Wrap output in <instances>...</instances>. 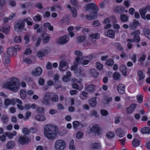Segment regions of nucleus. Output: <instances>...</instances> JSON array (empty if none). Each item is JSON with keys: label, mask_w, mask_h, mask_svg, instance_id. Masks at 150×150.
<instances>
[{"label": "nucleus", "mask_w": 150, "mask_h": 150, "mask_svg": "<svg viewBox=\"0 0 150 150\" xmlns=\"http://www.w3.org/2000/svg\"><path fill=\"white\" fill-rule=\"evenodd\" d=\"M45 136L49 140L55 139L57 136L55 127L51 125H46L44 129Z\"/></svg>", "instance_id": "f257e3e1"}, {"label": "nucleus", "mask_w": 150, "mask_h": 150, "mask_svg": "<svg viewBox=\"0 0 150 150\" xmlns=\"http://www.w3.org/2000/svg\"><path fill=\"white\" fill-rule=\"evenodd\" d=\"M4 87L13 91H17L20 87L19 80L17 78H14L10 81L5 83Z\"/></svg>", "instance_id": "f03ea898"}, {"label": "nucleus", "mask_w": 150, "mask_h": 150, "mask_svg": "<svg viewBox=\"0 0 150 150\" xmlns=\"http://www.w3.org/2000/svg\"><path fill=\"white\" fill-rule=\"evenodd\" d=\"M76 62L74 65L72 66L71 69L72 70H74V72L76 76H79L81 74V72L83 71L81 67H79L78 69H76L78 64L81 63V62L80 60V58L76 57Z\"/></svg>", "instance_id": "7ed1b4c3"}, {"label": "nucleus", "mask_w": 150, "mask_h": 150, "mask_svg": "<svg viewBox=\"0 0 150 150\" xmlns=\"http://www.w3.org/2000/svg\"><path fill=\"white\" fill-rule=\"evenodd\" d=\"M54 146L56 150H64L66 147V142L63 140H58L56 141Z\"/></svg>", "instance_id": "20e7f679"}, {"label": "nucleus", "mask_w": 150, "mask_h": 150, "mask_svg": "<svg viewBox=\"0 0 150 150\" xmlns=\"http://www.w3.org/2000/svg\"><path fill=\"white\" fill-rule=\"evenodd\" d=\"M52 92H47L45 93L41 102L44 105H48L50 104V102L51 101V96L52 95Z\"/></svg>", "instance_id": "39448f33"}, {"label": "nucleus", "mask_w": 150, "mask_h": 150, "mask_svg": "<svg viewBox=\"0 0 150 150\" xmlns=\"http://www.w3.org/2000/svg\"><path fill=\"white\" fill-rule=\"evenodd\" d=\"M89 133H93L95 135H99L101 132V129L98 125L94 124L92 126L89 127Z\"/></svg>", "instance_id": "423d86ee"}, {"label": "nucleus", "mask_w": 150, "mask_h": 150, "mask_svg": "<svg viewBox=\"0 0 150 150\" xmlns=\"http://www.w3.org/2000/svg\"><path fill=\"white\" fill-rule=\"evenodd\" d=\"M25 23L24 20L18 21L16 22L14 26L15 30L17 32H19L22 30L25 25Z\"/></svg>", "instance_id": "0eeeda50"}, {"label": "nucleus", "mask_w": 150, "mask_h": 150, "mask_svg": "<svg viewBox=\"0 0 150 150\" xmlns=\"http://www.w3.org/2000/svg\"><path fill=\"white\" fill-rule=\"evenodd\" d=\"M100 34L98 33L91 34L89 39V42H88V44L89 45H90L93 43H94L96 40H93V39H98L100 38Z\"/></svg>", "instance_id": "6e6552de"}, {"label": "nucleus", "mask_w": 150, "mask_h": 150, "mask_svg": "<svg viewBox=\"0 0 150 150\" xmlns=\"http://www.w3.org/2000/svg\"><path fill=\"white\" fill-rule=\"evenodd\" d=\"M140 32L139 30H137L131 33V35L133 36V39L135 42H139L140 41L139 34Z\"/></svg>", "instance_id": "1a4fd4ad"}, {"label": "nucleus", "mask_w": 150, "mask_h": 150, "mask_svg": "<svg viewBox=\"0 0 150 150\" xmlns=\"http://www.w3.org/2000/svg\"><path fill=\"white\" fill-rule=\"evenodd\" d=\"M85 8L86 10H88L90 9H92L93 11H98V8L95 4L93 3L87 4L85 6Z\"/></svg>", "instance_id": "9d476101"}, {"label": "nucleus", "mask_w": 150, "mask_h": 150, "mask_svg": "<svg viewBox=\"0 0 150 150\" xmlns=\"http://www.w3.org/2000/svg\"><path fill=\"white\" fill-rule=\"evenodd\" d=\"M28 137L25 135L20 136L18 139V142L21 144L23 145L27 143L28 141Z\"/></svg>", "instance_id": "9b49d317"}, {"label": "nucleus", "mask_w": 150, "mask_h": 150, "mask_svg": "<svg viewBox=\"0 0 150 150\" xmlns=\"http://www.w3.org/2000/svg\"><path fill=\"white\" fill-rule=\"evenodd\" d=\"M42 69L40 67H37L33 69L32 72L33 74L35 76H39L41 75Z\"/></svg>", "instance_id": "f8f14e48"}, {"label": "nucleus", "mask_w": 150, "mask_h": 150, "mask_svg": "<svg viewBox=\"0 0 150 150\" xmlns=\"http://www.w3.org/2000/svg\"><path fill=\"white\" fill-rule=\"evenodd\" d=\"M69 40V37L68 35H66L59 38L58 42L61 44L66 43Z\"/></svg>", "instance_id": "ddd939ff"}, {"label": "nucleus", "mask_w": 150, "mask_h": 150, "mask_svg": "<svg viewBox=\"0 0 150 150\" xmlns=\"http://www.w3.org/2000/svg\"><path fill=\"white\" fill-rule=\"evenodd\" d=\"M90 148L91 150H100L101 149L100 144L96 143L91 144L90 145Z\"/></svg>", "instance_id": "4468645a"}, {"label": "nucleus", "mask_w": 150, "mask_h": 150, "mask_svg": "<svg viewBox=\"0 0 150 150\" xmlns=\"http://www.w3.org/2000/svg\"><path fill=\"white\" fill-rule=\"evenodd\" d=\"M139 25V22L136 20H133L132 23L129 24V28L131 30H134L136 29Z\"/></svg>", "instance_id": "2eb2a0df"}, {"label": "nucleus", "mask_w": 150, "mask_h": 150, "mask_svg": "<svg viewBox=\"0 0 150 150\" xmlns=\"http://www.w3.org/2000/svg\"><path fill=\"white\" fill-rule=\"evenodd\" d=\"M97 16V11H93L89 16L88 15H87L86 16V18L88 20H92L96 18Z\"/></svg>", "instance_id": "dca6fc26"}, {"label": "nucleus", "mask_w": 150, "mask_h": 150, "mask_svg": "<svg viewBox=\"0 0 150 150\" xmlns=\"http://www.w3.org/2000/svg\"><path fill=\"white\" fill-rule=\"evenodd\" d=\"M117 90L120 94H123L125 93V86L122 84H120L117 86Z\"/></svg>", "instance_id": "f3484780"}, {"label": "nucleus", "mask_w": 150, "mask_h": 150, "mask_svg": "<svg viewBox=\"0 0 150 150\" xmlns=\"http://www.w3.org/2000/svg\"><path fill=\"white\" fill-rule=\"evenodd\" d=\"M40 37L41 39L43 40L44 42L47 43L49 42L50 37L48 34L46 33H42L40 35Z\"/></svg>", "instance_id": "a211bd4d"}, {"label": "nucleus", "mask_w": 150, "mask_h": 150, "mask_svg": "<svg viewBox=\"0 0 150 150\" xmlns=\"http://www.w3.org/2000/svg\"><path fill=\"white\" fill-rule=\"evenodd\" d=\"M67 67L66 65L65 62L64 61H62L59 63V69L61 71H64L66 70Z\"/></svg>", "instance_id": "6ab92c4d"}, {"label": "nucleus", "mask_w": 150, "mask_h": 150, "mask_svg": "<svg viewBox=\"0 0 150 150\" xmlns=\"http://www.w3.org/2000/svg\"><path fill=\"white\" fill-rule=\"evenodd\" d=\"M120 70L123 76H126L127 75V68L126 66L121 65L120 67Z\"/></svg>", "instance_id": "aec40b11"}, {"label": "nucleus", "mask_w": 150, "mask_h": 150, "mask_svg": "<svg viewBox=\"0 0 150 150\" xmlns=\"http://www.w3.org/2000/svg\"><path fill=\"white\" fill-rule=\"evenodd\" d=\"M115 132L117 135L120 137H123L125 134L124 132L120 128L117 129Z\"/></svg>", "instance_id": "412c9836"}, {"label": "nucleus", "mask_w": 150, "mask_h": 150, "mask_svg": "<svg viewBox=\"0 0 150 150\" xmlns=\"http://www.w3.org/2000/svg\"><path fill=\"white\" fill-rule=\"evenodd\" d=\"M95 86L93 84L88 85L85 87L86 90L89 92H93L95 90Z\"/></svg>", "instance_id": "4be33fe9"}, {"label": "nucleus", "mask_w": 150, "mask_h": 150, "mask_svg": "<svg viewBox=\"0 0 150 150\" xmlns=\"http://www.w3.org/2000/svg\"><path fill=\"white\" fill-rule=\"evenodd\" d=\"M96 97H94L90 99L89 100V103L91 107H95L97 104L96 101Z\"/></svg>", "instance_id": "5701e85b"}, {"label": "nucleus", "mask_w": 150, "mask_h": 150, "mask_svg": "<svg viewBox=\"0 0 150 150\" xmlns=\"http://www.w3.org/2000/svg\"><path fill=\"white\" fill-rule=\"evenodd\" d=\"M7 54L8 56H12L13 55L16 54V52L13 48H9L8 49L7 51Z\"/></svg>", "instance_id": "b1692460"}, {"label": "nucleus", "mask_w": 150, "mask_h": 150, "mask_svg": "<svg viewBox=\"0 0 150 150\" xmlns=\"http://www.w3.org/2000/svg\"><path fill=\"white\" fill-rule=\"evenodd\" d=\"M136 105L135 104H131L129 107L126 109L128 114L131 113L134 110L136 107Z\"/></svg>", "instance_id": "393cba45"}, {"label": "nucleus", "mask_w": 150, "mask_h": 150, "mask_svg": "<svg viewBox=\"0 0 150 150\" xmlns=\"http://www.w3.org/2000/svg\"><path fill=\"white\" fill-rule=\"evenodd\" d=\"M141 132L144 134H150V127H146L142 128L141 130Z\"/></svg>", "instance_id": "a878e982"}, {"label": "nucleus", "mask_w": 150, "mask_h": 150, "mask_svg": "<svg viewBox=\"0 0 150 150\" xmlns=\"http://www.w3.org/2000/svg\"><path fill=\"white\" fill-rule=\"evenodd\" d=\"M110 20L109 18H106L105 19L103 24L107 25L104 27L105 29H108L110 28L111 27V24H110Z\"/></svg>", "instance_id": "bb28decb"}, {"label": "nucleus", "mask_w": 150, "mask_h": 150, "mask_svg": "<svg viewBox=\"0 0 150 150\" xmlns=\"http://www.w3.org/2000/svg\"><path fill=\"white\" fill-rule=\"evenodd\" d=\"M10 26L8 25H5L2 28V32L6 34H8L10 31Z\"/></svg>", "instance_id": "cd10ccee"}, {"label": "nucleus", "mask_w": 150, "mask_h": 150, "mask_svg": "<svg viewBox=\"0 0 150 150\" xmlns=\"http://www.w3.org/2000/svg\"><path fill=\"white\" fill-rule=\"evenodd\" d=\"M43 26L46 28H48L50 31H53V27L49 23H43Z\"/></svg>", "instance_id": "c85d7f7f"}, {"label": "nucleus", "mask_w": 150, "mask_h": 150, "mask_svg": "<svg viewBox=\"0 0 150 150\" xmlns=\"http://www.w3.org/2000/svg\"><path fill=\"white\" fill-rule=\"evenodd\" d=\"M16 134L17 132L15 131H13L12 133L8 132L5 133L6 136L8 137V138L10 139H12L14 136L16 135Z\"/></svg>", "instance_id": "c756f323"}, {"label": "nucleus", "mask_w": 150, "mask_h": 150, "mask_svg": "<svg viewBox=\"0 0 150 150\" xmlns=\"http://www.w3.org/2000/svg\"><path fill=\"white\" fill-rule=\"evenodd\" d=\"M143 32L146 37L150 40V31L148 29L144 28L143 29Z\"/></svg>", "instance_id": "7c9ffc66"}, {"label": "nucleus", "mask_w": 150, "mask_h": 150, "mask_svg": "<svg viewBox=\"0 0 150 150\" xmlns=\"http://www.w3.org/2000/svg\"><path fill=\"white\" fill-rule=\"evenodd\" d=\"M19 92L21 98L23 99H24L27 96L26 91L24 90H21Z\"/></svg>", "instance_id": "2f4dec72"}, {"label": "nucleus", "mask_w": 150, "mask_h": 150, "mask_svg": "<svg viewBox=\"0 0 150 150\" xmlns=\"http://www.w3.org/2000/svg\"><path fill=\"white\" fill-rule=\"evenodd\" d=\"M23 20L24 22H26L27 25H31L33 23L32 19L30 17H28L24 19Z\"/></svg>", "instance_id": "473e14b6"}, {"label": "nucleus", "mask_w": 150, "mask_h": 150, "mask_svg": "<svg viewBox=\"0 0 150 150\" xmlns=\"http://www.w3.org/2000/svg\"><path fill=\"white\" fill-rule=\"evenodd\" d=\"M107 36L112 38H114L115 36V32L113 30H108L107 32Z\"/></svg>", "instance_id": "72a5a7b5"}, {"label": "nucleus", "mask_w": 150, "mask_h": 150, "mask_svg": "<svg viewBox=\"0 0 150 150\" xmlns=\"http://www.w3.org/2000/svg\"><path fill=\"white\" fill-rule=\"evenodd\" d=\"M88 95L87 93L85 91H82L80 94V97L82 100H85L88 97Z\"/></svg>", "instance_id": "f704fd0d"}, {"label": "nucleus", "mask_w": 150, "mask_h": 150, "mask_svg": "<svg viewBox=\"0 0 150 150\" xmlns=\"http://www.w3.org/2000/svg\"><path fill=\"white\" fill-rule=\"evenodd\" d=\"M15 145V143L13 141H10L8 142L7 145L6 147L8 149L13 148Z\"/></svg>", "instance_id": "c9c22d12"}, {"label": "nucleus", "mask_w": 150, "mask_h": 150, "mask_svg": "<svg viewBox=\"0 0 150 150\" xmlns=\"http://www.w3.org/2000/svg\"><path fill=\"white\" fill-rule=\"evenodd\" d=\"M35 119L39 121H44L46 119V118L45 116L42 115H37L35 116Z\"/></svg>", "instance_id": "e433bc0d"}, {"label": "nucleus", "mask_w": 150, "mask_h": 150, "mask_svg": "<svg viewBox=\"0 0 150 150\" xmlns=\"http://www.w3.org/2000/svg\"><path fill=\"white\" fill-rule=\"evenodd\" d=\"M69 16H65L63 19L60 21V23L62 24L65 23L67 24L69 23Z\"/></svg>", "instance_id": "4c0bfd02"}, {"label": "nucleus", "mask_w": 150, "mask_h": 150, "mask_svg": "<svg viewBox=\"0 0 150 150\" xmlns=\"http://www.w3.org/2000/svg\"><path fill=\"white\" fill-rule=\"evenodd\" d=\"M90 73L92 76L95 78L97 77L99 75V73L94 69H93L91 70Z\"/></svg>", "instance_id": "58836bf2"}, {"label": "nucleus", "mask_w": 150, "mask_h": 150, "mask_svg": "<svg viewBox=\"0 0 150 150\" xmlns=\"http://www.w3.org/2000/svg\"><path fill=\"white\" fill-rule=\"evenodd\" d=\"M120 19L122 22H126L128 21V17L125 14H122L120 16Z\"/></svg>", "instance_id": "ea45409f"}, {"label": "nucleus", "mask_w": 150, "mask_h": 150, "mask_svg": "<svg viewBox=\"0 0 150 150\" xmlns=\"http://www.w3.org/2000/svg\"><path fill=\"white\" fill-rule=\"evenodd\" d=\"M132 145L134 147H136L139 146L140 145L139 140L136 139H134L132 142Z\"/></svg>", "instance_id": "a19ab883"}, {"label": "nucleus", "mask_w": 150, "mask_h": 150, "mask_svg": "<svg viewBox=\"0 0 150 150\" xmlns=\"http://www.w3.org/2000/svg\"><path fill=\"white\" fill-rule=\"evenodd\" d=\"M115 11L120 13L124 12V8L122 6L117 7L115 8Z\"/></svg>", "instance_id": "79ce46f5"}, {"label": "nucleus", "mask_w": 150, "mask_h": 150, "mask_svg": "<svg viewBox=\"0 0 150 150\" xmlns=\"http://www.w3.org/2000/svg\"><path fill=\"white\" fill-rule=\"evenodd\" d=\"M52 97L51 96V100L53 102H57L58 101L59 98L57 95L52 94Z\"/></svg>", "instance_id": "37998d69"}, {"label": "nucleus", "mask_w": 150, "mask_h": 150, "mask_svg": "<svg viewBox=\"0 0 150 150\" xmlns=\"http://www.w3.org/2000/svg\"><path fill=\"white\" fill-rule=\"evenodd\" d=\"M137 75L139 76V80L142 79L145 77L144 74L141 71H138Z\"/></svg>", "instance_id": "c03bdc74"}, {"label": "nucleus", "mask_w": 150, "mask_h": 150, "mask_svg": "<svg viewBox=\"0 0 150 150\" xmlns=\"http://www.w3.org/2000/svg\"><path fill=\"white\" fill-rule=\"evenodd\" d=\"M31 5L30 3L29 2L24 4H21L20 5L21 7L22 8L26 9L28 8Z\"/></svg>", "instance_id": "a18cd8bd"}, {"label": "nucleus", "mask_w": 150, "mask_h": 150, "mask_svg": "<svg viewBox=\"0 0 150 150\" xmlns=\"http://www.w3.org/2000/svg\"><path fill=\"white\" fill-rule=\"evenodd\" d=\"M146 57V56L145 54H142L139 59H138V61L141 64H143V62L144 61Z\"/></svg>", "instance_id": "49530a36"}, {"label": "nucleus", "mask_w": 150, "mask_h": 150, "mask_svg": "<svg viewBox=\"0 0 150 150\" xmlns=\"http://www.w3.org/2000/svg\"><path fill=\"white\" fill-rule=\"evenodd\" d=\"M115 136V133L112 131L107 133L106 134V137L108 138H112Z\"/></svg>", "instance_id": "de8ad7c7"}, {"label": "nucleus", "mask_w": 150, "mask_h": 150, "mask_svg": "<svg viewBox=\"0 0 150 150\" xmlns=\"http://www.w3.org/2000/svg\"><path fill=\"white\" fill-rule=\"evenodd\" d=\"M105 63L109 66H112L114 64V62L113 59H110L106 60Z\"/></svg>", "instance_id": "09e8293b"}, {"label": "nucleus", "mask_w": 150, "mask_h": 150, "mask_svg": "<svg viewBox=\"0 0 150 150\" xmlns=\"http://www.w3.org/2000/svg\"><path fill=\"white\" fill-rule=\"evenodd\" d=\"M14 101L13 98L11 99V100L9 99H6L4 102V103L6 105H8L11 104L12 102Z\"/></svg>", "instance_id": "8fccbe9b"}, {"label": "nucleus", "mask_w": 150, "mask_h": 150, "mask_svg": "<svg viewBox=\"0 0 150 150\" xmlns=\"http://www.w3.org/2000/svg\"><path fill=\"white\" fill-rule=\"evenodd\" d=\"M8 118L6 115H3L2 117L1 120L4 123L6 124L8 121Z\"/></svg>", "instance_id": "3c124183"}, {"label": "nucleus", "mask_w": 150, "mask_h": 150, "mask_svg": "<svg viewBox=\"0 0 150 150\" xmlns=\"http://www.w3.org/2000/svg\"><path fill=\"white\" fill-rule=\"evenodd\" d=\"M114 46L117 49L120 51H122L123 49L120 45V44L118 42H115L114 44Z\"/></svg>", "instance_id": "603ef678"}, {"label": "nucleus", "mask_w": 150, "mask_h": 150, "mask_svg": "<svg viewBox=\"0 0 150 150\" xmlns=\"http://www.w3.org/2000/svg\"><path fill=\"white\" fill-rule=\"evenodd\" d=\"M71 11L72 13V16L74 17H76L77 16V11L76 9L74 8H71Z\"/></svg>", "instance_id": "864d4df0"}, {"label": "nucleus", "mask_w": 150, "mask_h": 150, "mask_svg": "<svg viewBox=\"0 0 150 150\" xmlns=\"http://www.w3.org/2000/svg\"><path fill=\"white\" fill-rule=\"evenodd\" d=\"M74 140H72L70 143L69 145V147L70 150H74L75 147L74 146Z\"/></svg>", "instance_id": "5fc2aeb1"}, {"label": "nucleus", "mask_w": 150, "mask_h": 150, "mask_svg": "<svg viewBox=\"0 0 150 150\" xmlns=\"http://www.w3.org/2000/svg\"><path fill=\"white\" fill-rule=\"evenodd\" d=\"M90 115L91 116L94 117L96 118L98 117L99 115L97 114V112L95 110H93L90 112Z\"/></svg>", "instance_id": "6e6d98bb"}, {"label": "nucleus", "mask_w": 150, "mask_h": 150, "mask_svg": "<svg viewBox=\"0 0 150 150\" xmlns=\"http://www.w3.org/2000/svg\"><path fill=\"white\" fill-rule=\"evenodd\" d=\"M31 112L29 111H28L25 114V116L24 118V120H28L29 117L31 115Z\"/></svg>", "instance_id": "4d7b16f0"}, {"label": "nucleus", "mask_w": 150, "mask_h": 150, "mask_svg": "<svg viewBox=\"0 0 150 150\" xmlns=\"http://www.w3.org/2000/svg\"><path fill=\"white\" fill-rule=\"evenodd\" d=\"M42 19V16L40 15L35 16L33 18V20L35 21H40Z\"/></svg>", "instance_id": "13d9d810"}, {"label": "nucleus", "mask_w": 150, "mask_h": 150, "mask_svg": "<svg viewBox=\"0 0 150 150\" xmlns=\"http://www.w3.org/2000/svg\"><path fill=\"white\" fill-rule=\"evenodd\" d=\"M54 85L56 89L58 88L61 86V84L59 82V81H54Z\"/></svg>", "instance_id": "bf43d9fd"}, {"label": "nucleus", "mask_w": 150, "mask_h": 150, "mask_svg": "<svg viewBox=\"0 0 150 150\" xmlns=\"http://www.w3.org/2000/svg\"><path fill=\"white\" fill-rule=\"evenodd\" d=\"M120 77V75L117 72H115L113 74V77L115 80L118 79Z\"/></svg>", "instance_id": "052dcab7"}, {"label": "nucleus", "mask_w": 150, "mask_h": 150, "mask_svg": "<svg viewBox=\"0 0 150 150\" xmlns=\"http://www.w3.org/2000/svg\"><path fill=\"white\" fill-rule=\"evenodd\" d=\"M14 41L16 43H20L22 41V39L21 37L19 36H16L14 39Z\"/></svg>", "instance_id": "680f3d73"}, {"label": "nucleus", "mask_w": 150, "mask_h": 150, "mask_svg": "<svg viewBox=\"0 0 150 150\" xmlns=\"http://www.w3.org/2000/svg\"><path fill=\"white\" fill-rule=\"evenodd\" d=\"M38 55L41 59H42V58L45 55L42 51H39L38 54Z\"/></svg>", "instance_id": "e2e57ef3"}, {"label": "nucleus", "mask_w": 150, "mask_h": 150, "mask_svg": "<svg viewBox=\"0 0 150 150\" xmlns=\"http://www.w3.org/2000/svg\"><path fill=\"white\" fill-rule=\"evenodd\" d=\"M42 51L45 55L50 52V49L49 47H46L43 49Z\"/></svg>", "instance_id": "0e129e2a"}, {"label": "nucleus", "mask_w": 150, "mask_h": 150, "mask_svg": "<svg viewBox=\"0 0 150 150\" xmlns=\"http://www.w3.org/2000/svg\"><path fill=\"white\" fill-rule=\"evenodd\" d=\"M83 135V133L81 132H79L76 134V137L78 139H81Z\"/></svg>", "instance_id": "69168bd1"}, {"label": "nucleus", "mask_w": 150, "mask_h": 150, "mask_svg": "<svg viewBox=\"0 0 150 150\" xmlns=\"http://www.w3.org/2000/svg\"><path fill=\"white\" fill-rule=\"evenodd\" d=\"M137 100L139 103H141L143 101V96L141 95H138L137 96Z\"/></svg>", "instance_id": "338daca9"}, {"label": "nucleus", "mask_w": 150, "mask_h": 150, "mask_svg": "<svg viewBox=\"0 0 150 150\" xmlns=\"http://www.w3.org/2000/svg\"><path fill=\"white\" fill-rule=\"evenodd\" d=\"M85 40V38L83 36H80L77 38V40L79 42H82L84 41Z\"/></svg>", "instance_id": "774afa93"}]
</instances>
